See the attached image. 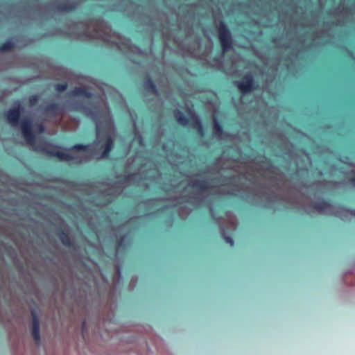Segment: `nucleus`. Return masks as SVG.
<instances>
[{"mask_svg":"<svg viewBox=\"0 0 355 355\" xmlns=\"http://www.w3.org/2000/svg\"><path fill=\"white\" fill-rule=\"evenodd\" d=\"M22 111L23 107L19 102H17L13 107L5 112V116L12 126H17L20 123L23 137L28 144L32 145L35 141V135L32 129V121L27 117L20 121Z\"/></svg>","mask_w":355,"mask_h":355,"instance_id":"f257e3e1","label":"nucleus"},{"mask_svg":"<svg viewBox=\"0 0 355 355\" xmlns=\"http://www.w3.org/2000/svg\"><path fill=\"white\" fill-rule=\"evenodd\" d=\"M218 37L220 44L225 53L232 47L233 40L232 33L223 21H220L217 28Z\"/></svg>","mask_w":355,"mask_h":355,"instance_id":"f03ea898","label":"nucleus"},{"mask_svg":"<svg viewBox=\"0 0 355 355\" xmlns=\"http://www.w3.org/2000/svg\"><path fill=\"white\" fill-rule=\"evenodd\" d=\"M236 87L243 94H245L257 89L258 84L251 73H247L236 82Z\"/></svg>","mask_w":355,"mask_h":355,"instance_id":"7ed1b4c3","label":"nucleus"},{"mask_svg":"<svg viewBox=\"0 0 355 355\" xmlns=\"http://www.w3.org/2000/svg\"><path fill=\"white\" fill-rule=\"evenodd\" d=\"M46 144H47L37 146H35V149L44 153L49 156L57 157L58 159L62 161H71L73 159L72 156L68 153L60 150H56L53 148H49L46 146Z\"/></svg>","mask_w":355,"mask_h":355,"instance_id":"20e7f679","label":"nucleus"},{"mask_svg":"<svg viewBox=\"0 0 355 355\" xmlns=\"http://www.w3.org/2000/svg\"><path fill=\"white\" fill-rule=\"evenodd\" d=\"M63 112L60 105L58 103H51L44 107V112L51 116H58Z\"/></svg>","mask_w":355,"mask_h":355,"instance_id":"39448f33","label":"nucleus"},{"mask_svg":"<svg viewBox=\"0 0 355 355\" xmlns=\"http://www.w3.org/2000/svg\"><path fill=\"white\" fill-rule=\"evenodd\" d=\"M32 337L35 340L36 345H39L40 343V323L39 320L35 313H32Z\"/></svg>","mask_w":355,"mask_h":355,"instance_id":"423d86ee","label":"nucleus"},{"mask_svg":"<svg viewBox=\"0 0 355 355\" xmlns=\"http://www.w3.org/2000/svg\"><path fill=\"white\" fill-rule=\"evenodd\" d=\"M191 117L189 123L193 129L196 130L200 135H204V128L200 119L196 115L194 112L190 111Z\"/></svg>","mask_w":355,"mask_h":355,"instance_id":"0eeeda50","label":"nucleus"},{"mask_svg":"<svg viewBox=\"0 0 355 355\" xmlns=\"http://www.w3.org/2000/svg\"><path fill=\"white\" fill-rule=\"evenodd\" d=\"M311 207L318 212L321 213L323 211L329 212L335 206L330 202L322 200L320 202L312 204Z\"/></svg>","mask_w":355,"mask_h":355,"instance_id":"6e6552de","label":"nucleus"},{"mask_svg":"<svg viewBox=\"0 0 355 355\" xmlns=\"http://www.w3.org/2000/svg\"><path fill=\"white\" fill-rule=\"evenodd\" d=\"M114 146V139L111 136H107L105 139V143L102 145L101 148H103V152L101 154V157H107L113 148Z\"/></svg>","mask_w":355,"mask_h":355,"instance_id":"1a4fd4ad","label":"nucleus"},{"mask_svg":"<svg viewBox=\"0 0 355 355\" xmlns=\"http://www.w3.org/2000/svg\"><path fill=\"white\" fill-rule=\"evenodd\" d=\"M199 191H206L211 188L210 184L205 180H196L190 185Z\"/></svg>","mask_w":355,"mask_h":355,"instance_id":"9d476101","label":"nucleus"},{"mask_svg":"<svg viewBox=\"0 0 355 355\" xmlns=\"http://www.w3.org/2000/svg\"><path fill=\"white\" fill-rule=\"evenodd\" d=\"M144 87L146 92L153 94H157L158 90L157 88L153 82L152 78L150 76H146L144 80Z\"/></svg>","mask_w":355,"mask_h":355,"instance_id":"9b49d317","label":"nucleus"},{"mask_svg":"<svg viewBox=\"0 0 355 355\" xmlns=\"http://www.w3.org/2000/svg\"><path fill=\"white\" fill-rule=\"evenodd\" d=\"M58 236H59V239L61 241L62 243L64 246L68 247V248H71L73 246V243L71 241L68 232H67L64 230H60L58 232Z\"/></svg>","mask_w":355,"mask_h":355,"instance_id":"f8f14e48","label":"nucleus"},{"mask_svg":"<svg viewBox=\"0 0 355 355\" xmlns=\"http://www.w3.org/2000/svg\"><path fill=\"white\" fill-rule=\"evenodd\" d=\"M71 94L74 96L92 97V93L85 87H76L71 92Z\"/></svg>","mask_w":355,"mask_h":355,"instance_id":"ddd939ff","label":"nucleus"},{"mask_svg":"<svg viewBox=\"0 0 355 355\" xmlns=\"http://www.w3.org/2000/svg\"><path fill=\"white\" fill-rule=\"evenodd\" d=\"M174 116L176 121L182 126H186L189 123L190 118H187L182 111L175 110L174 111Z\"/></svg>","mask_w":355,"mask_h":355,"instance_id":"4468645a","label":"nucleus"},{"mask_svg":"<svg viewBox=\"0 0 355 355\" xmlns=\"http://www.w3.org/2000/svg\"><path fill=\"white\" fill-rule=\"evenodd\" d=\"M213 131L214 134L218 137H220L224 133L223 127L216 117L213 119Z\"/></svg>","mask_w":355,"mask_h":355,"instance_id":"2eb2a0df","label":"nucleus"},{"mask_svg":"<svg viewBox=\"0 0 355 355\" xmlns=\"http://www.w3.org/2000/svg\"><path fill=\"white\" fill-rule=\"evenodd\" d=\"M336 208H337L336 213L334 214V215L336 216L341 217L342 213H345L346 214L355 216V210L347 208L343 205H338V206H336Z\"/></svg>","mask_w":355,"mask_h":355,"instance_id":"dca6fc26","label":"nucleus"},{"mask_svg":"<svg viewBox=\"0 0 355 355\" xmlns=\"http://www.w3.org/2000/svg\"><path fill=\"white\" fill-rule=\"evenodd\" d=\"M76 8L75 4L60 3L56 6L57 10L61 12H72L76 10Z\"/></svg>","mask_w":355,"mask_h":355,"instance_id":"f3484780","label":"nucleus"},{"mask_svg":"<svg viewBox=\"0 0 355 355\" xmlns=\"http://www.w3.org/2000/svg\"><path fill=\"white\" fill-rule=\"evenodd\" d=\"M14 46L15 44L12 40H7L6 42L0 44V51L6 52L12 51Z\"/></svg>","mask_w":355,"mask_h":355,"instance_id":"a211bd4d","label":"nucleus"},{"mask_svg":"<svg viewBox=\"0 0 355 355\" xmlns=\"http://www.w3.org/2000/svg\"><path fill=\"white\" fill-rule=\"evenodd\" d=\"M89 145L77 144L71 146V149L76 151H86L88 150Z\"/></svg>","mask_w":355,"mask_h":355,"instance_id":"6ab92c4d","label":"nucleus"},{"mask_svg":"<svg viewBox=\"0 0 355 355\" xmlns=\"http://www.w3.org/2000/svg\"><path fill=\"white\" fill-rule=\"evenodd\" d=\"M126 234H123L122 236H120V238L118 239L117 241V247L118 248H125L126 247V243H125V240H126Z\"/></svg>","mask_w":355,"mask_h":355,"instance_id":"aec40b11","label":"nucleus"},{"mask_svg":"<svg viewBox=\"0 0 355 355\" xmlns=\"http://www.w3.org/2000/svg\"><path fill=\"white\" fill-rule=\"evenodd\" d=\"M39 101V96L37 94H33L28 98V103L31 105H35Z\"/></svg>","mask_w":355,"mask_h":355,"instance_id":"412c9836","label":"nucleus"},{"mask_svg":"<svg viewBox=\"0 0 355 355\" xmlns=\"http://www.w3.org/2000/svg\"><path fill=\"white\" fill-rule=\"evenodd\" d=\"M67 88V84L64 83H58L55 85V89L58 92H62L65 91Z\"/></svg>","mask_w":355,"mask_h":355,"instance_id":"4be33fe9","label":"nucleus"},{"mask_svg":"<svg viewBox=\"0 0 355 355\" xmlns=\"http://www.w3.org/2000/svg\"><path fill=\"white\" fill-rule=\"evenodd\" d=\"M137 174L136 173H129L127 175H125L123 178L124 182H129L135 180Z\"/></svg>","mask_w":355,"mask_h":355,"instance_id":"5701e85b","label":"nucleus"},{"mask_svg":"<svg viewBox=\"0 0 355 355\" xmlns=\"http://www.w3.org/2000/svg\"><path fill=\"white\" fill-rule=\"evenodd\" d=\"M224 239L227 243L230 244L231 246L234 245V241L231 236H225Z\"/></svg>","mask_w":355,"mask_h":355,"instance_id":"b1692460","label":"nucleus"},{"mask_svg":"<svg viewBox=\"0 0 355 355\" xmlns=\"http://www.w3.org/2000/svg\"><path fill=\"white\" fill-rule=\"evenodd\" d=\"M349 183H350L353 187H355V173H354V175L352 177H351V178L349 179Z\"/></svg>","mask_w":355,"mask_h":355,"instance_id":"393cba45","label":"nucleus"},{"mask_svg":"<svg viewBox=\"0 0 355 355\" xmlns=\"http://www.w3.org/2000/svg\"><path fill=\"white\" fill-rule=\"evenodd\" d=\"M83 107H84V105L83 104H79L78 107H76V110H81Z\"/></svg>","mask_w":355,"mask_h":355,"instance_id":"a878e982","label":"nucleus"},{"mask_svg":"<svg viewBox=\"0 0 355 355\" xmlns=\"http://www.w3.org/2000/svg\"><path fill=\"white\" fill-rule=\"evenodd\" d=\"M86 322L84 321L82 324V333L83 334L85 327Z\"/></svg>","mask_w":355,"mask_h":355,"instance_id":"bb28decb","label":"nucleus"},{"mask_svg":"<svg viewBox=\"0 0 355 355\" xmlns=\"http://www.w3.org/2000/svg\"><path fill=\"white\" fill-rule=\"evenodd\" d=\"M94 37H96V38H99L100 37L99 35H98V32L96 33V34Z\"/></svg>","mask_w":355,"mask_h":355,"instance_id":"cd10ccee","label":"nucleus"}]
</instances>
